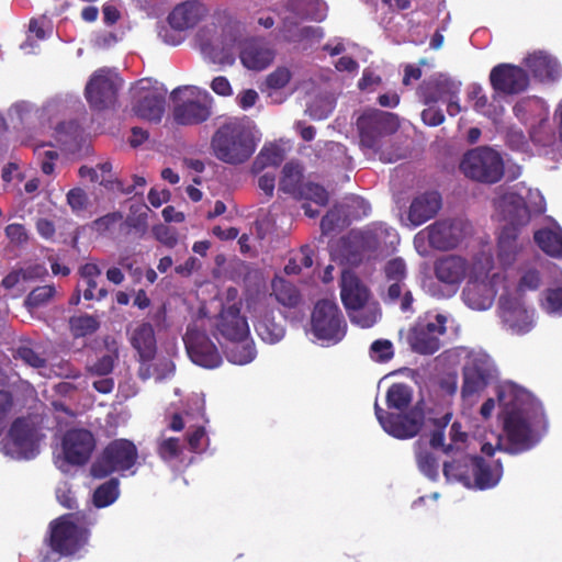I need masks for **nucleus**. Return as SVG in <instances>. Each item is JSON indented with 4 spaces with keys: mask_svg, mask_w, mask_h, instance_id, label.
Returning <instances> with one entry per match:
<instances>
[{
    "mask_svg": "<svg viewBox=\"0 0 562 562\" xmlns=\"http://www.w3.org/2000/svg\"><path fill=\"white\" fill-rule=\"evenodd\" d=\"M385 400L387 412H405L408 409L413 400L412 387L405 383H393L386 391Z\"/></svg>",
    "mask_w": 562,
    "mask_h": 562,
    "instance_id": "obj_36",
    "label": "nucleus"
},
{
    "mask_svg": "<svg viewBox=\"0 0 562 562\" xmlns=\"http://www.w3.org/2000/svg\"><path fill=\"white\" fill-rule=\"evenodd\" d=\"M469 261L458 255H445L434 262L436 279L445 284L452 293H456L467 277Z\"/></svg>",
    "mask_w": 562,
    "mask_h": 562,
    "instance_id": "obj_19",
    "label": "nucleus"
},
{
    "mask_svg": "<svg viewBox=\"0 0 562 562\" xmlns=\"http://www.w3.org/2000/svg\"><path fill=\"white\" fill-rule=\"evenodd\" d=\"M183 342L190 359L198 366L213 369L222 363V356L216 345L204 330L195 325H189L183 336Z\"/></svg>",
    "mask_w": 562,
    "mask_h": 562,
    "instance_id": "obj_11",
    "label": "nucleus"
},
{
    "mask_svg": "<svg viewBox=\"0 0 562 562\" xmlns=\"http://www.w3.org/2000/svg\"><path fill=\"white\" fill-rule=\"evenodd\" d=\"M187 441L190 451L200 453L204 450V441H207L206 431L203 426L195 427L187 432Z\"/></svg>",
    "mask_w": 562,
    "mask_h": 562,
    "instance_id": "obj_59",
    "label": "nucleus"
},
{
    "mask_svg": "<svg viewBox=\"0 0 562 562\" xmlns=\"http://www.w3.org/2000/svg\"><path fill=\"white\" fill-rule=\"evenodd\" d=\"M459 169L465 178L483 184L497 183L505 173L501 154L488 146H477L465 151Z\"/></svg>",
    "mask_w": 562,
    "mask_h": 562,
    "instance_id": "obj_5",
    "label": "nucleus"
},
{
    "mask_svg": "<svg viewBox=\"0 0 562 562\" xmlns=\"http://www.w3.org/2000/svg\"><path fill=\"white\" fill-rule=\"evenodd\" d=\"M271 296H274L281 305L294 308L302 300L301 293L297 288L283 278L276 277L271 282Z\"/></svg>",
    "mask_w": 562,
    "mask_h": 562,
    "instance_id": "obj_35",
    "label": "nucleus"
},
{
    "mask_svg": "<svg viewBox=\"0 0 562 562\" xmlns=\"http://www.w3.org/2000/svg\"><path fill=\"white\" fill-rule=\"evenodd\" d=\"M369 294L367 286L355 274H342L340 297L348 312L363 307L369 300Z\"/></svg>",
    "mask_w": 562,
    "mask_h": 562,
    "instance_id": "obj_27",
    "label": "nucleus"
},
{
    "mask_svg": "<svg viewBox=\"0 0 562 562\" xmlns=\"http://www.w3.org/2000/svg\"><path fill=\"white\" fill-rule=\"evenodd\" d=\"M345 256L351 263L360 262L363 255L376 248L378 241L371 232H351L344 240Z\"/></svg>",
    "mask_w": 562,
    "mask_h": 562,
    "instance_id": "obj_28",
    "label": "nucleus"
},
{
    "mask_svg": "<svg viewBox=\"0 0 562 562\" xmlns=\"http://www.w3.org/2000/svg\"><path fill=\"white\" fill-rule=\"evenodd\" d=\"M447 317L437 314L434 321L417 322L408 333V344L419 355H432L440 348V336L446 333Z\"/></svg>",
    "mask_w": 562,
    "mask_h": 562,
    "instance_id": "obj_12",
    "label": "nucleus"
},
{
    "mask_svg": "<svg viewBox=\"0 0 562 562\" xmlns=\"http://www.w3.org/2000/svg\"><path fill=\"white\" fill-rule=\"evenodd\" d=\"M291 77V71L286 67H278L267 76L266 85L270 89H282L290 82Z\"/></svg>",
    "mask_w": 562,
    "mask_h": 562,
    "instance_id": "obj_56",
    "label": "nucleus"
},
{
    "mask_svg": "<svg viewBox=\"0 0 562 562\" xmlns=\"http://www.w3.org/2000/svg\"><path fill=\"white\" fill-rule=\"evenodd\" d=\"M375 417L385 432L396 439H411L419 434L425 424V413L418 406L405 412H387L374 403Z\"/></svg>",
    "mask_w": 562,
    "mask_h": 562,
    "instance_id": "obj_8",
    "label": "nucleus"
},
{
    "mask_svg": "<svg viewBox=\"0 0 562 562\" xmlns=\"http://www.w3.org/2000/svg\"><path fill=\"white\" fill-rule=\"evenodd\" d=\"M503 213L508 221L507 226H515L519 229L530 221V211L522 196L508 194L503 198Z\"/></svg>",
    "mask_w": 562,
    "mask_h": 562,
    "instance_id": "obj_31",
    "label": "nucleus"
},
{
    "mask_svg": "<svg viewBox=\"0 0 562 562\" xmlns=\"http://www.w3.org/2000/svg\"><path fill=\"white\" fill-rule=\"evenodd\" d=\"M312 333L317 339L340 341L346 334L344 315L334 301L323 299L315 304L311 316Z\"/></svg>",
    "mask_w": 562,
    "mask_h": 562,
    "instance_id": "obj_9",
    "label": "nucleus"
},
{
    "mask_svg": "<svg viewBox=\"0 0 562 562\" xmlns=\"http://www.w3.org/2000/svg\"><path fill=\"white\" fill-rule=\"evenodd\" d=\"M274 56V49L260 37L248 38L240 46V61L250 70L266 69L273 61Z\"/></svg>",
    "mask_w": 562,
    "mask_h": 562,
    "instance_id": "obj_21",
    "label": "nucleus"
},
{
    "mask_svg": "<svg viewBox=\"0 0 562 562\" xmlns=\"http://www.w3.org/2000/svg\"><path fill=\"white\" fill-rule=\"evenodd\" d=\"M303 178V167L296 161H289L282 168L279 190L295 199L305 184Z\"/></svg>",
    "mask_w": 562,
    "mask_h": 562,
    "instance_id": "obj_34",
    "label": "nucleus"
},
{
    "mask_svg": "<svg viewBox=\"0 0 562 562\" xmlns=\"http://www.w3.org/2000/svg\"><path fill=\"white\" fill-rule=\"evenodd\" d=\"M522 248L519 241V229L515 226H504L497 241V256L505 266H510Z\"/></svg>",
    "mask_w": 562,
    "mask_h": 562,
    "instance_id": "obj_29",
    "label": "nucleus"
},
{
    "mask_svg": "<svg viewBox=\"0 0 562 562\" xmlns=\"http://www.w3.org/2000/svg\"><path fill=\"white\" fill-rule=\"evenodd\" d=\"M88 202L87 193L81 188H74L67 193V203L72 211L79 212L86 209Z\"/></svg>",
    "mask_w": 562,
    "mask_h": 562,
    "instance_id": "obj_62",
    "label": "nucleus"
},
{
    "mask_svg": "<svg viewBox=\"0 0 562 562\" xmlns=\"http://www.w3.org/2000/svg\"><path fill=\"white\" fill-rule=\"evenodd\" d=\"M61 448L67 463L83 465L90 460L95 449V438L90 430L69 429L63 437Z\"/></svg>",
    "mask_w": 562,
    "mask_h": 562,
    "instance_id": "obj_13",
    "label": "nucleus"
},
{
    "mask_svg": "<svg viewBox=\"0 0 562 562\" xmlns=\"http://www.w3.org/2000/svg\"><path fill=\"white\" fill-rule=\"evenodd\" d=\"M370 113L379 122L380 131L383 135L392 134L398 128V120L395 114L379 110L370 111Z\"/></svg>",
    "mask_w": 562,
    "mask_h": 562,
    "instance_id": "obj_55",
    "label": "nucleus"
},
{
    "mask_svg": "<svg viewBox=\"0 0 562 562\" xmlns=\"http://www.w3.org/2000/svg\"><path fill=\"white\" fill-rule=\"evenodd\" d=\"M255 329L258 336L268 344H276L284 336V327L276 323L273 317L266 314L261 316L255 324Z\"/></svg>",
    "mask_w": 562,
    "mask_h": 562,
    "instance_id": "obj_39",
    "label": "nucleus"
},
{
    "mask_svg": "<svg viewBox=\"0 0 562 562\" xmlns=\"http://www.w3.org/2000/svg\"><path fill=\"white\" fill-rule=\"evenodd\" d=\"M525 65L531 71L533 77L540 81L555 80L560 75L558 61L543 52L530 54L525 59Z\"/></svg>",
    "mask_w": 562,
    "mask_h": 562,
    "instance_id": "obj_30",
    "label": "nucleus"
},
{
    "mask_svg": "<svg viewBox=\"0 0 562 562\" xmlns=\"http://www.w3.org/2000/svg\"><path fill=\"white\" fill-rule=\"evenodd\" d=\"M284 160V150L276 144L263 146L254 162V169L261 170L266 167H278Z\"/></svg>",
    "mask_w": 562,
    "mask_h": 562,
    "instance_id": "obj_41",
    "label": "nucleus"
},
{
    "mask_svg": "<svg viewBox=\"0 0 562 562\" xmlns=\"http://www.w3.org/2000/svg\"><path fill=\"white\" fill-rule=\"evenodd\" d=\"M443 474L465 485L471 484L479 490H488L498 484L503 475L501 461H488L483 457L462 454L459 459L443 463Z\"/></svg>",
    "mask_w": 562,
    "mask_h": 562,
    "instance_id": "obj_4",
    "label": "nucleus"
},
{
    "mask_svg": "<svg viewBox=\"0 0 562 562\" xmlns=\"http://www.w3.org/2000/svg\"><path fill=\"white\" fill-rule=\"evenodd\" d=\"M384 274L387 282L405 283L407 277V268L403 258L396 257L389 260L384 267Z\"/></svg>",
    "mask_w": 562,
    "mask_h": 562,
    "instance_id": "obj_49",
    "label": "nucleus"
},
{
    "mask_svg": "<svg viewBox=\"0 0 562 562\" xmlns=\"http://www.w3.org/2000/svg\"><path fill=\"white\" fill-rule=\"evenodd\" d=\"M182 446L179 438L169 437L158 442L157 453L166 462L178 459L182 454Z\"/></svg>",
    "mask_w": 562,
    "mask_h": 562,
    "instance_id": "obj_51",
    "label": "nucleus"
},
{
    "mask_svg": "<svg viewBox=\"0 0 562 562\" xmlns=\"http://www.w3.org/2000/svg\"><path fill=\"white\" fill-rule=\"evenodd\" d=\"M15 358L21 359L26 364L41 369L46 366V360L40 353L27 346H21L16 349Z\"/></svg>",
    "mask_w": 562,
    "mask_h": 562,
    "instance_id": "obj_57",
    "label": "nucleus"
},
{
    "mask_svg": "<svg viewBox=\"0 0 562 562\" xmlns=\"http://www.w3.org/2000/svg\"><path fill=\"white\" fill-rule=\"evenodd\" d=\"M492 88L503 94H518L529 86V76L525 69L513 64H498L490 72Z\"/></svg>",
    "mask_w": 562,
    "mask_h": 562,
    "instance_id": "obj_16",
    "label": "nucleus"
},
{
    "mask_svg": "<svg viewBox=\"0 0 562 562\" xmlns=\"http://www.w3.org/2000/svg\"><path fill=\"white\" fill-rule=\"evenodd\" d=\"M441 207V196L438 192H426L416 196L408 211V220L414 226H419L432 218Z\"/></svg>",
    "mask_w": 562,
    "mask_h": 562,
    "instance_id": "obj_26",
    "label": "nucleus"
},
{
    "mask_svg": "<svg viewBox=\"0 0 562 562\" xmlns=\"http://www.w3.org/2000/svg\"><path fill=\"white\" fill-rule=\"evenodd\" d=\"M138 450L128 439H114L110 441L98 456L90 468L94 479H104L114 472L131 470L137 462Z\"/></svg>",
    "mask_w": 562,
    "mask_h": 562,
    "instance_id": "obj_7",
    "label": "nucleus"
},
{
    "mask_svg": "<svg viewBox=\"0 0 562 562\" xmlns=\"http://www.w3.org/2000/svg\"><path fill=\"white\" fill-rule=\"evenodd\" d=\"M462 295L464 303L477 311L490 308L494 300L492 288L486 282H469Z\"/></svg>",
    "mask_w": 562,
    "mask_h": 562,
    "instance_id": "obj_32",
    "label": "nucleus"
},
{
    "mask_svg": "<svg viewBox=\"0 0 562 562\" xmlns=\"http://www.w3.org/2000/svg\"><path fill=\"white\" fill-rule=\"evenodd\" d=\"M122 83V78L111 69L95 70L85 88V97L90 108L101 111L113 106Z\"/></svg>",
    "mask_w": 562,
    "mask_h": 562,
    "instance_id": "obj_10",
    "label": "nucleus"
},
{
    "mask_svg": "<svg viewBox=\"0 0 562 562\" xmlns=\"http://www.w3.org/2000/svg\"><path fill=\"white\" fill-rule=\"evenodd\" d=\"M499 316L503 324L513 334H526L532 327V319L528 310L518 299L510 295L499 297Z\"/></svg>",
    "mask_w": 562,
    "mask_h": 562,
    "instance_id": "obj_20",
    "label": "nucleus"
},
{
    "mask_svg": "<svg viewBox=\"0 0 562 562\" xmlns=\"http://www.w3.org/2000/svg\"><path fill=\"white\" fill-rule=\"evenodd\" d=\"M546 308L550 313L562 314V288L549 289L547 291Z\"/></svg>",
    "mask_w": 562,
    "mask_h": 562,
    "instance_id": "obj_64",
    "label": "nucleus"
},
{
    "mask_svg": "<svg viewBox=\"0 0 562 562\" xmlns=\"http://www.w3.org/2000/svg\"><path fill=\"white\" fill-rule=\"evenodd\" d=\"M221 37L222 48L220 52L213 48V58L221 64L232 65L235 61L236 36L229 32L223 33Z\"/></svg>",
    "mask_w": 562,
    "mask_h": 562,
    "instance_id": "obj_46",
    "label": "nucleus"
},
{
    "mask_svg": "<svg viewBox=\"0 0 562 562\" xmlns=\"http://www.w3.org/2000/svg\"><path fill=\"white\" fill-rule=\"evenodd\" d=\"M130 344L137 351L139 361L150 362L157 353V340L150 323L138 324L130 334Z\"/></svg>",
    "mask_w": 562,
    "mask_h": 562,
    "instance_id": "obj_24",
    "label": "nucleus"
},
{
    "mask_svg": "<svg viewBox=\"0 0 562 562\" xmlns=\"http://www.w3.org/2000/svg\"><path fill=\"white\" fill-rule=\"evenodd\" d=\"M92 525L85 513L64 514L49 522L47 544L60 557L74 555L87 544Z\"/></svg>",
    "mask_w": 562,
    "mask_h": 562,
    "instance_id": "obj_3",
    "label": "nucleus"
},
{
    "mask_svg": "<svg viewBox=\"0 0 562 562\" xmlns=\"http://www.w3.org/2000/svg\"><path fill=\"white\" fill-rule=\"evenodd\" d=\"M139 91L137 101L133 105L134 113L150 122H160L165 112L166 98L162 93L153 89Z\"/></svg>",
    "mask_w": 562,
    "mask_h": 562,
    "instance_id": "obj_23",
    "label": "nucleus"
},
{
    "mask_svg": "<svg viewBox=\"0 0 562 562\" xmlns=\"http://www.w3.org/2000/svg\"><path fill=\"white\" fill-rule=\"evenodd\" d=\"M383 301L389 305L398 304L403 313L413 314L415 312L413 308V293L405 283H391L386 294L383 296Z\"/></svg>",
    "mask_w": 562,
    "mask_h": 562,
    "instance_id": "obj_37",
    "label": "nucleus"
},
{
    "mask_svg": "<svg viewBox=\"0 0 562 562\" xmlns=\"http://www.w3.org/2000/svg\"><path fill=\"white\" fill-rule=\"evenodd\" d=\"M56 294L54 285H42L33 289L25 299V306L38 308L48 303Z\"/></svg>",
    "mask_w": 562,
    "mask_h": 562,
    "instance_id": "obj_47",
    "label": "nucleus"
},
{
    "mask_svg": "<svg viewBox=\"0 0 562 562\" xmlns=\"http://www.w3.org/2000/svg\"><path fill=\"white\" fill-rule=\"evenodd\" d=\"M542 103L539 99L536 98H525L519 100L513 108L514 114L516 117L522 122L524 124H527L533 112L541 109Z\"/></svg>",
    "mask_w": 562,
    "mask_h": 562,
    "instance_id": "obj_52",
    "label": "nucleus"
},
{
    "mask_svg": "<svg viewBox=\"0 0 562 562\" xmlns=\"http://www.w3.org/2000/svg\"><path fill=\"white\" fill-rule=\"evenodd\" d=\"M422 233L427 234L428 244L437 250H450L462 241L465 225L460 220H440L430 224Z\"/></svg>",
    "mask_w": 562,
    "mask_h": 562,
    "instance_id": "obj_15",
    "label": "nucleus"
},
{
    "mask_svg": "<svg viewBox=\"0 0 562 562\" xmlns=\"http://www.w3.org/2000/svg\"><path fill=\"white\" fill-rule=\"evenodd\" d=\"M459 91V83L439 75L424 80L417 88V95L424 104L430 105L445 101L447 97H456Z\"/></svg>",
    "mask_w": 562,
    "mask_h": 562,
    "instance_id": "obj_22",
    "label": "nucleus"
},
{
    "mask_svg": "<svg viewBox=\"0 0 562 562\" xmlns=\"http://www.w3.org/2000/svg\"><path fill=\"white\" fill-rule=\"evenodd\" d=\"M205 7L198 1H186L170 12L168 22L175 30L184 31L194 27L205 15Z\"/></svg>",
    "mask_w": 562,
    "mask_h": 562,
    "instance_id": "obj_25",
    "label": "nucleus"
},
{
    "mask_svg": "<svg viewBox=\"0 0 562 562\" xmlns=\"http://www.w3.org/2000/svg\"><path fill=\"white\" fill-rule=\"evenodd\" d=\"M215 335L231 342H243L248 339L249 326L247 318L241 315L240 304L223 306L214 322Z\"/></svg>",
    "mask_w": 562,
    "mask_h": 562,
    "instance_id": "obj_14",
    "label": "nucleus"
},
{
    "mask_svg": "<svg viewBox=\"0 0 562 562\" xmlns=\"http://www.w3.org/2000/svg\"><path fill=\"white\" fill-rule=\"evenodd\" d=\"M301 27L299 23L293 19H284L280 33L282 34L283 41L288 43H300L299 32Z\"/></svg>",
    "mask_w": 562,
    "mask_h": 562,
    "instance_id": "obj_63",
    "label": "nucleus"
},
{
    "mask_svg": "<svg viewBox=\"0 0 562 562\" xmlns=\"http://www.w3.org/2000/svg\"><path fill=\"white\" fill-rule=\"evenodd\" d=\"M492 376V366L486 359L476 357L468 361L462 370V398L469 400L479 395L490 384Z\"/></svg>",
    "mask_w": 562,
    "mask_h": 562,
    "instance_id": "obj_17",
    "label": "nucleus"
},
{
    "mask_svg": "<svg viewBox=\"0 0 562 562\" xmlns=\"http://www.w3.org/2000/svg\"><path fill=\"white\" fill-rule=\"evenodd\" d=\"M416 462L422 473L432 481L437 480L439 465L432 452L428 450L417 451Z\"/></svg>",
    "mask_w": 562,
    "mask_h": 562,
    "instance_id": "obj_48",
    "label": "nucleus"
},
{
    "mask_svg": "<svg viewBox=\"0 0 562 562\" xmlns=\"http://www.w3.org/2000/svg\"><path fill=\"white\" fill-rule=\"evenodd\" d=\"M117 355H103L98 358L95 362L87 367L91 375L105 376L109 375L114 369V362Z\"/></svg>",
    "mask_w": 562,
    "mask_h": 562,
    "instance_id": "obj_54",
    "label": "nucleus"
},
{
    "mask_svg": "<svg viewBox=\"0 0 562 562\" xmlns=\"http://www.w3.org/2000/svg\"><path fill=\"white\" fill-rule=\"evenodd\" d=\"M346 224V215L342 207L334 205L327 213L322 217L321 229L324 235H328L335 232L337 228L344 227Z\"/></svg>",
    "mask_w": 562,
    "mask_h": 562,
    "instance_id": "obj_45",
    "label": "nucleus"
},
{
    "mask_svg": "<svg viewBox=\"0 0 562 562\" xmlns=\"http://www.w3.org/2000/svg\"><path fill=\"white\" fill-rule=\"evenodd\" d=\"M450 443H453V454L462 452L463 446L468 440V434L462 431V426L459 422L452 423L449 431Z\"/></svg>",
    "mask_w": 562,
    "mask_h": 562,
    "instance_id": "obj_61",
    "label": "nucleus"
},
{
    "mask_svg": "<svg viewBox=\"0 0 562 562\" xmlns=\"http://www.w3.org/2000/svg\"><path fill=\"white\" fill-rule=\"evenodd\" d=\"M154 237L169 248H173L178 243V237L175 229L169 226L159 224L153 227Z\"/></svg>",
    "mask_w": 562,
    "mask_h": 562,
    "instance_id": "obj_60",
    "label": "nucleus"
},
{
    "mask_svg": "<svg viewBox=\"0 0 562 562\" xmlns=\"http://www.w3.org/2000/svg\"><path fill=\"white\" fill-rule=\"evenodd\" d=\"M177 101L172 116L179 125H198L211 116L212 98L206 91L195 87H178L171 92Z\"/></svg>",
    "mask_w": 562,
    "mask_h": 562,
    "instance_id": "obj_6",
    "label": "nucleus"
},
{
    "mask_svg": "<svg viewBox=\"0 0 562 562\" xmlns=\"http://www.w3.org/2000/svg\"><path fill=\"white\" fill-rule=\"evenodd\" d=\"M256 146L250 127L236 117L220 125L211 138L214 156L228 165H240L247 161L255 153Z\"/></svg>",
    "mask_w": 562,
    "mask_h": 562,
    "instance_id": "obj_2",
    "label": "nucleus"
},
{
    "mask_svg": "<svg viewBox=\"0 0 562 562\" xmlns=\"http://www.w3.org/2000/svg\"><path fill=\"white\" fill-rule=\"evenodd\" d=\"M233 344V347L226 351L228 361L235 364H247L255 359L256 348L252 341L246 339L243 342Z\"/></svg>",
    "mask_w": 562,
    "mask_h": 562,
    "instance_id": "obj_43",
    "label": "nucleus"
},
{
    "mask_svg": "<svg viewBox=\"0 0 562 562\" xmlns=\"http://www.w3.org/2000/svg\"><path fill=\"white\" fill-rule=\"evenodd\" d=\"M541 284V276L540 272L536 269H528L521 276L517 290L521 293L526 291H535Z\"/></svg>",
    "mask_w": 562,
    "mask_h": 562,
    "instance_id": "obj_58",
    "label": "nucleus"
},
{
    "mask_svg": "<svg viewBox=\"0 0 562 562\" xmlns=\"http://www.w3.org/2000/svg\"><path fill=\"white\" fill-rule=\"evenodd\" d=\"M536 244L548 255L562 258V235L544 228L535 232Z\"/></svg>",
    "mask_w": 562,
    "mask_h": 562,
    "instance_id": "obj_38",
    "label": "nucleus"
},
{
    "mask_svg": "<svg viewBox=\"0 0 562 562\" xmlns=\"http://www.w3.org/2000/svg\"><path fill=\"white\" fill-rule=\"evenodd\" d=\"M2 443L11 446V451L22 458H33L37 452V431L25 418H16Z\"/></svg>",
    "mask_w": 562,
    "mask_h": 562,
    "instance_id": "obj_18",
    "label": "nucleus"
},
{
    "mask_svg": "<svg viewBox=\"0 0 562 562\" xmlns=\"http://www.w3.org/2000/svg\"><path fill=\"white\" fill-rule=\"evenodd\" d=\"M119 497V480L110 479L100 486H98L93 493V504L98 508H103L116 501Z\"/></svg>",
    "mask_w": 562,
    "mask_h": 562,
    "instance_id": "obj_42",
    "label": "nucleus"
},
{
    "mask_svg": "<svg viewBox=\"0 0 562 562\" xmlns=\"http://www.w3.org/2000/svg\"><path fill=\"white\" fill-rule=\"evenodd\" d=\"M296 200H310L319 206L327 205L329 201V194L327 190L315 182L307 181L301 188L300 193L295 198Z\"/></svg>",
    "mask_w": 562,
    "mask_h": 562,
    "instance_id": "obj_44",
    "label": "nucleus"
},
{
    "mask_svg": "<svg viewBox=\"0 0 562 562\" xmlns=\"http://www.w3.org/2000/svg\"><path fill=\"white\" fill-rule=\"evenodd\" d=\"M69 330L75 338H82L94 334L100 328L97 316L81 314L69 318Z\"/></svg>",
    "mask_w": 562,
    "mask_h": 562,
    "instance_id": "obj_40",
    "label": "nucleus"
},
{
    "mask_svg": "<svg viewBox=\"0 0 562 562\" xmlns=\"http://www.w3.org/2000/svg\"><path fill=\"white\" fill-rule=\"evenodd\" d=\"M357 127L359 130L360 145L376 151L379 149L380 138L383 136L380 131L379 122L372 117L370 112H366L359 116Z\"/></svg>",
    "mask_w": 562,
    "mask_h": 562,
    "instance_id": "obj_33",
    "label": "nucleus"
},
{
    "mask_svg": "<svg viewBox=\"0 0 562 562\" xmlns=\"http://www.w3.org/2000/svg\"><path fill=\"white\" fill-rule=\"evenodd\" d=\"M506 391L498 393V401L506 407L512 405L504 419V430L512 448V453L530 449L538 441L539 430L547 428L542 407L532 403L517 405L505 402Z\"/></svg>",
    "mask_w": 562,
    "mask_h": 562,
    "instance_id": "obj_1",
    "label": "nucleus"
},
{
    "mask_svg": "<svg viewBox=\"0 0 562 562\" xmlns=\"http://www.w3.org/2000/svg\"><path fill=\"white\" fill-rule=\"evenodd\" d=\"M370 356L374 361L387 362L394 356L393 345L387 339H378L370 347Z\"/></svg>",
    "mask_w": 562,
    "mask_h": 562,
    "instance_id": "obj_53",
    "label": "nucleus"
},
{
    "mask_svg": "<svg viewBox=\"0 0 562 562\" xmlns=\"http://www.w3.org/2000/svg\"><path fill=\"white\" fill-rule=\"evenodd\" d=\"M348 314L350 321L362 328L372 327L380 316L376 307H366V305L363 307H359V310H352L348 312Z\"/></svg>",
    "mask_w": 562,
    "mask_h": 562,
    "instance_id": "obj_50",
    "label": "nucleus"
}]
</instances>
